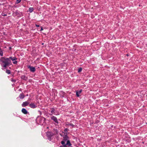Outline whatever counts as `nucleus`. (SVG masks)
I'll return each instance as SVG.
<instances>
[{
	"instance_id": "obj_13",
	"label": "nucleus",
	"mask_w": 147,
	"mask_h": 147,
	"mask_svg": "<svg viewBox=\"0 0 147 147\" xmlns=\"http://www.w3.org/2000/svg\"><path fill=\"white\" fill-rule=\"evenodd\" d=\"M82 91V90H80L77 91L76 92V95L77 97H79L80 96V94L81 93Z\"/></svg>"
},
{
	"instance_id": "obj_18",
	"label": "nucleus",
	"mask_w": 147,
	"mask_h": 147,
	"mask_svg": "<svg viewBox=\"0 0 147 147\" xmlns=\"http://www.w3.org/2000/svg\"><path fill=\"white\" fill-rule=\"evenodd\" d=\"M66 144V146H67V145L69 146H70L71 145L70 141L68 140H67V143Z\"/></svg>"
},
{
	"instance_id": "obj_15",
	"label": "nucleus",
	"mask_w": 147,
	"mask_h": 147,
	"mask_svg": "<svg viewBox=\"0 0 147 147\" xmlns=\"http://www.w3.org/2000/svg\"><path fill=\"white\" fill-rule=\"evenodd\" d=\"M60 94L62 97H64L65 95V93L63 91H61Z\"/></svg>"
},
{
	"instance_id": "obj_1",
	"label": "nucleus",
	"mask_w": 147,
	"mask_h": 147,
	"mask_svg": "<svg viewBox=\"0 0 147 147\" xmlns=\"http://www.w3.org/2000/svg\"><path fill=\"white\" fill-rule=\"evenodd\" d=\"M0 61L1 63V66L4 67V69L6 68V67L12 64L11 60L9 59V58L3 57L1 58Z\"/></svg>"
},
{
	"instance_id": "obj_17",
	"label": "nucleus",
	"mask_w": 147,
	"mask_h": 147,
	"mask_svg": "<svg viewBox=\"0 0 147 147\" xmlns=\"http://www.w3.org/2000/svg\"><path fill=\"white\" fill-rule=\"evenodd\" d=\"M61 144L63 145V146H64V147H66V144H65V141H62L61 142Z\"/></svg>"
},
{
	"instance_id": "obj_7",
	"label": "nucleus",
	"mask_w": 147,
	"mask_h": 147,
	"mask_svg": "<svg viewBox=\"0 0 147 147\" xmlns=\"http://www.w3.org/2000/svg\"><path fill=\"white\" fill-rule=\"evenodd\" d=\"M28 67L30 69V71L32 72H34L36 71L35 68L34 67L29 65L28 66Z\"/></svg>"
},
{
	"instance_id": "obj_2",
	"label": "nucleus",
	"mask_w": 147,
	"mask_h": 147,
	"mask_svg": "<svg viewBox=\"0 0 147 147\" xmlns=\"http://www.w3.org/2000/svg\"><path fill=\"white\" fill-rule=\"evenodd\" d=\"M45 119L44 117H38L36 119L37 122L41 125H43L45 123Z\"/></svg>"
},
{
	"instance_id": "obj_20",
	"label": "nucleus",
	"mask_w": 147,
	"mask_h": 147,
	"mask_svg": "<svg viewBox=\"0 0 147 147\" xmlns=\"http://www.w3.org/2000/svg\"><path fill=\"white\" fill-rule=\"evenodd\" d=\"M66 126L67 125H70L72 127H74V125H73L72 123H68V124H66Z\"/></svg>"
},
{
	"instance_id": "obj_4",
	"label": "nucleus",
	"mask_w": 147,
	"mask_h": 147,
	"mask_svg": "<svg viewBox=\"0 0 147 147\" xmlns=\"http://www.w3.org/2000/svg\"><path fill=\"white\" fill-rule=\"evenodd\" d=\"M9 59L10 60H11V61H13V63L16 64L17 63V61H16V60L17 59L15 57H9Z\"/></svg>"
},
{
	"instance_id": "obj_30",
	"label": "nucleus",
	"mask_w": 147,
	"mask_h": 147,
	"mask_svg": "<svg viewBox=\"0 0 147 147\" xmlns=\"http://www.w3.org/2000/svg\"><path fill=\"white\" fill-rule=\"evenodd\" d=\"M38 112H39V113H40V114L41 115V111H38Z\"/></svg>"
},
{
	"instance_id": "obj_19",
	"label": "nucleus",
	"mask_w": 147,
	"mask_h": 147,
	"mask_svg": "<svg viewBox=\"0 0 147 147\" xmlns=\"http://www.w3.org/2000/svg\"><path fill=\"white\" fill-rule=\"evenodd\" d=\"M34 9L32 7H30L29 9V12L31 13L33 11Z\"/></svg>"
},
{
	"instance_id": "obj_23",
	"label": "nucleus",
	"mask_w": 147,
	"mask_h": 147,
	"mask_svg": "<svg viewBox=\"0 0 147 147\" xmlns=\"http://www.w3.org/2000/svg\"><path fill=\"white\" fill-rule=\"evenodd\" d=\"M1 15H2V16H6L7 15L4 12H2Z\"/></svg>"
},
{
	"instance_id": "obj_14",
	"label": "nucleus",
	"mask_w": 147,
	"mask_h": 147,
	"mask_svg": "<svg viewBox=\"0 0 147 147\" xmlns=\"http://www.w3.org/2000/svg\"><path fill=\"white\" fill-rule=\"evenodd\" d=\"M19 97L20 98L22 99L24 98V97H25V96L23 93H22L20 94L19 96Z\"/></svg>"
},
{
	"instance_id": "obj_29",
	"label": "nucleus",
	"mask_w": 147,
	"mask_h": 147,
	"mask_svg": "<svg viewBox=\"0 0 147 147\" xmlns=\"http://www.w3.org/2000/svg\"><path fill=\"white\" fill-rule=\"evenodd\" d=\"M43 28L42 27H41V29H40V31H41L42 30H43Z\"/></svg>"
},
{
	"instance_id": "obj_24",
	"label": "nucleus",
	"mask_w": 147,
	"mask_h": 147,
	"mask_svg": "<svg viewBox=\"0 0 147 147\" xmlns=\"http://www.w3.org/2000/svg\"><path fill=\"white\" fill-rule=\"evenodd\" d=\"M82 68H80L78 69V72H80L82 71Z\"/></svg>"
},
{
	"instance_id": "obj_27",
	"label": "nucleus",
	"mask_w": 147,
	"mask_h": 147,
	"mask_svg": "<svg viewBox=\"0 0 147 147\" xmlns=\"http://www.w3.org/2000/svg\"><path fill=\"white\" fill-rule=\"evenodd\" d=\"M11 81L13 82H16V80H13V79H11Z\"/></svg>"
},
{
	"instance_id": "obj_16",
	"label": "nucleus",
	"mask_w": 147,
	"mask_h": 147,
	"mask_svg": "<svg viewBox=\"0 0 147 147\" xmlns=\"http://www.w3.org/2000/svg\"><path fill=\"white\" fill-rule=\"evenodd\" d=\"M68 137L66 135L64 137H63V140L64 141H65L66 142L68 140Z\"/></svg>"
},
{
	"instance_id": "obj_9",
	"label": "nucleus",
	"mask_w": 147,
	"mask_h": 147,
	"mask_svg": "<svg viewBox=\"0 0 147 147\" xmlns=\"http://www.w3.org/2000/svg\"><path fill=\"white\" fill-rule=\"evenodd\" d=\"M29 104H30L29 102L28 101H25L22 103V107H24L28 106Z\"/></svg>"
},
{
	"instance_id": "obj_10",
	"label": "nucleus",
	"mask_w": 147,
	"mask_h": 147,
	"mask_svg": "<svg viewBox=\"0 0 147 147\" xmlns=\"http://www.w3.org/2000/svg\"><path fill=\"white\" fill-rule=\"evenodd\" d=\"M51 110L50 111V112L51 113H50L49 115H52L53 114H55V109L53 108H51Z\"/></svg>"
},
{
	"instance_id": "obj_12",
	"label": "nucleus",
	"mask_w": 147,
	"mask_h": 147,
	"mask_svg": "<svg viewBox=\"0 0 147 147\" xmlns=\"http://www.w3.org/2000/svg\"><path fill=\"white\" fill-rule=\"evenodd\" d=\"M22 113L24 114H27L28 113V112L26 110L25 108H23L22 110Z\"/></svg>"
},
{
	"instance_id": "obj_28",
	"label": "nucleus",
	"mask_w": 147,
	"mask_h": 147,
	"mask_svg": "<svg viewBox=\"0 0 147 147\" xmlns=\"http://www.w3.org/2000/svg\"><path fill=\"white\" fill-rule=\"evenodd\" d=\"M36 27H39L40 26L39 25L36 24Z\"/></svg>"
},
{
	"instance_id": "obj_8",
	"label": "nucleus",
	"mask_w": 147,
	"mask_h": 147,
	"mask_svg": "<svg viewBox=\"0 0 147 147\" xmlns=\"http://www.w3.org/2000/svg\"><path fill=\"white\" fill-rule=\"evenodd\" d=\"M51 119L53 120L57 124L58 123V119L56 117L54 116H52L51 117Z\"/></svg>"
},
{
	"instance_id": "obj_3",
	"label": "nucleus",
	"mask_w": 147,
	"mask_h": 147,
	"mask_svg": "<svg viewBox=\"0 0 147 147\" xmlns=\"http://www.w3.org/2000/svg\"><path fill=\"white\" fill-rule=\"evenodd\" d=\"M47 135L48 138V139L51 141L52 139V137L54 135V134L50 132H48L47 133Z\"/></svg>"
},
{
	"instance_id": "obj_5",
	"label": "nucleus",
	"mask_w": 147,
	"mask_h": 147,
	"mask_svg": "<svg viewBox=\"0 0 147 147\" xmlns=\"http://www.w3.org/2000/svg\"><path fill=\"white\" fill-rule=\"evenodd\" d=\"M12 15L14 17H16V16L20 15V12L18 10H16L15 11L13 12Z\"/></svg>"
},
{
	"instance_id": "obj_25",
	"label": "nucleus",
	"mask_w": 147,
	"mask_h": 147,
	"mask_svg": "<svg viewBox=\"0 0 147 147\" xmlns=\"http://www.w3.org/2000/svg\"><path fill=\"white\" fill-rule=\"evenodd\" d=\"M68 130V129L66 128L64 130V131L65 133H67Z\"/></svg>"
},
{
	"instance_id": "obj_26",
	"label": "nucleus",
	"mask_w": 147,
	"mask_h": 147,
	"mask_svg": "<svg viewBox=\"0 0 147 147\" xmlns=\"http://www.w3.org/2000/svg\"><path fill=\"white\" fill-rule=\"evenodd\" d=\"M0 55L2 56H3V52L2 51H0Z\"/></svg>"
},
{
	"instance_id": "obj_22",
	"label": "nucleus",
	"mask_w": 147,
	"mask_h": 147,
	"mask_svg": "<svg viewBox=\"0 0 147 147\" xmlns=\"http://www.w3.org/2000/svg\"><path fill=\"white\" fill-rule=\"evenodd\" d=\"M21 1V0H16V4H18L20 3Z\"/></svg>"
},
{
	"instance_id": "obj_6",
	"label": "nucleus",
	"mask_w": 147,
	"mask_h": 147,
	"mask_svg": "<svg viewBox=\"0 0 147 147\" xmlns=\"http://www.w3.org/2000/svg\"><path fill=\"white\" fill-rule=\"evenodd\" d=\"M29 106L32 108L35 109L37 107V105L33 102H31Z\"/></svg>"
},
{
	"instance_id": "obj_11",
	"label": "nucleus",
	"mask_w": 147,
	"mask_h": 147,
	"mask_svg": "<svg viewBox=\"0 0 147 147\" xmlns=\"http://www.w3.org/2000/svg\"><path fill=\"white\" fill-rule=\"evenodd\" d=\"M21 78L22 79L24 80H27L28 78V77L24 75H22L21 76Z\"/></svg>"
},
{
	"instance_id": "obj_21",
	"label": "nucleus",
	"mask_w": 147,
	"mask_h": 147,
	"mask_svg": "<svg viewBox=\"0 0 147 147\" xmlns=\"http://www.w3.org/2000/svg\"><path fill=\"white\" fill-rule=\"evenodd\" d=\"M6 72L8 74H10L11 73V71L9 70H7L6 71Z\"/></svg>"
}]
</instances>
